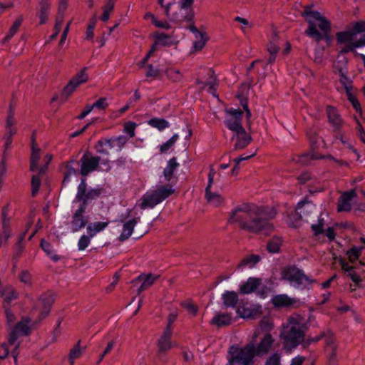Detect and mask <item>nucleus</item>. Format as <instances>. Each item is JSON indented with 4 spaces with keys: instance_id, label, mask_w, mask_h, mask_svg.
Returning a JSON list of instances; mask_svg holds the SVG:
<instances>
[{
    "instance_id": "39448f33",
    "label": "nucleus",
    "mask_w": 365,
    "mask_h": 365,
    "mask_svg": "<svg viewBox=\"0 0 365 365\" xmlns=\"http://www.w3.org/2000/svg\"><path fill=\"white\" fill-rule=\"evenodd\" d=\"M174 192L171 185L159 186L155 190L147 192L136 203L140 209L153 208Z\"/></svg>"
},
{
    "instance_id": "5701e85b",
    "label": "nucleus",
    "mask_w": 365,
    "mask_h": 365,
    "mask_svg": "<svg viewBox=\"0 0 365 365\" xmlns=\"http://www.w3.org/2000/svg\"><path fill=\"white\" fill-rule=\"evenodd\" d=\"M327 114L329 122L333 126L334 130H340L343 125V120L340 117L337 110L334 107L328 106L327 108Z\"/></svg>"
},
{
    "instance_id": "f3484780",
    "label": "nucleus",
    "mask_w": 365,
    "mask_h": 365,
    "mask_svg": "<svg viewBox=\"0 0 365 365\" xmlns=\"http://www.w3.org/2000/svg\"><path fill=\"white\" fill-rule=\"evenodd\" d=\"M342 271L351 279V281L358 286L359 288H362L364 286L362 284V279L359 274L356 272V267L351 266L349 263L343 259L340 260Z\"/></svg>"
},
{
    "instance_id": "c85d7f7f",
    "label": "nucleus",
    "mask_w": 365,
    "mask_h": 365,
    "mask_svg": "<svg viewBox=\"0 0 365 365\" xmlns=\"http://www.w3.org/2000/svg\"><path fill=\"white\" fill-rule=\"evenodd\" d=\"M53 302V299L51 294L46 293L42 294L38 301L39 307H43V311L41 312L42 318L45 317L49 312V308Z\"/></svg>"
},
{
    "instance_id": "ea45409f",
    "label": "nucleus",
    "mask_w": 365,
    "mask_h": 365,
    "mask_svg": "<svg viewBox=\"0 0 365 365\" xmlns=\"http://www.w3.org/2000/svg\"><path fill=\"white\" fill-rule=\"evenodd\" d=\"M11 216L10 215L9 205H5L1 210L2 229H10Z\"/></svg>"
},
{
    "instance_id": "603ef678",
    "label": "nucleus",
    "mask_w": 365,
    "mask_h": 365,
    "mask_svg": "<svg viewBox=\"0 0 365 365\" xmlns=\"http://www.w3.org/2000/svg\"><path fill=\"white\" fill-rule=\"evenodd\" d=\"M340 73V83L344 86L346 93H348L352 91V86L351 80L346 76L344 71L342 69L339 70Z\"/></svg>"
},
{
    "instance_id": "f704fd0d",
    "label": "nucleus",
    "mask_w": 365,
    "mask_h": 365,
    "mask_svg": "<svg viewBox=\"0 0 365 365\" xmlns=\"http://www.w3.org/2000/svg\"><path fill=\"white\" fill-rule=\"evenodd\" d=\"M21 23H22V19L21 17H19L15 20V21L13 23L12 26L9 29V31L6 34L5 37L1 40V43L3 45H6L7 43L9 42V41L11 39V38L19 31Z\"/></svg>"
},
{
    "instance_id": "4c0bfd02",
    "label": "nucleus",
    "mask_w": 365,
    "mask_h": 365,
    "mask_svg": "<svg viewBox=\"0 0 365 365\" xmlns=\"http://www.w3.org/2000/svg\"><path fill=\"white\" fill-rule=\"evenodd\" d=\"M355 36L356 35L351 28L348 30L338 32L336 34V39L339 43H346L351 42L354 40Z\"/></svg>"
},
{
    "instance_id": "7c9ffc66",
    "label": "nucleus",
    "mask_w": 365,
    "mask_h": 365,
    "mask_svg": "<svg viewBox=\"0 0 365 365\" xmlns=\"http://www.w3.org/2000/svg\"><path fill=\"white\" fill-rule=\"evenodd\" d=\"M138 220L139 217L134 218L128 221L123 225V230L119 237L121 241H124L131 236L133 228L137 224Z\"/></svg>"
},
{
    "instance_id": "c756f323",
    "label": "nucleus",
    "mask_w": 365,
    "mask_h": 365,
    "mask_svg": "<svg viewBox=\"0 0 365 365\" xmlns=\"http://www.w3.org/2000/svg\"><path fill=\"white\" fill-rule=\"evenodd\" d=\"M222 299L226 307H235L238 302V295L234 291H225L222 294Z\"/></svg>"
},
{
    "instance_id": "1a4fd4ad",
    "label": "nucleus",
    "mask_w": 365,
    "mask_h": 365,
    "mask_svg": "<svg viewBox=\"0 0 365 365\" xmlns=\"http://www.w3.org/2000/svg\"><path fill=\"white\" fill-rule=\"evenodd\" d=\"M282 279L287 280L294 287L306 286L312 282L309 278L304 272L297 268H288L283 271Z\"/></svg>"
},
{
    "instance_id": "cd10ccee",
    "label": "nucleus",
    "mask_w": 365,
    "mask_h": 365,
    "mask_svg": "<svg viewBox=\"0 0 365 365\" xmlns=\"http://www.w3.org/2000/svg\"><path fill=\"white\" fill-rule=\"evenodd\" d=\"M316 210V206L308 201H300L297 205V210L302 218H305L309 214Z\"/></svg>"
},
{
    "instance_id": "ddd939ff",
    "label": "nucleus",
    "mask_w": 365,
    "mask_h": 365,
    "mask_svg": "<svg viewBox=\"0 0 365 365\" xmlns=\"http://www.w3.org/2000/svg\"><path fill=\"white\" fill-rule=\"evenodd\" d=\"M100 162V158L91 156L88 154L83 155L81 159V174L86 176L88 173L94 171Z\"/></svg>"
},
{
    "instance_id": "a878e982",
    "label": "nucleus",
    "mask_w": 365,
    "mask_h": 365,
    "mask_svg": "<svg viewBox=\"0 0 365 365\" xmlns=\"http://www.w3.org/2000/svg\"><path fill=\"white\" fill-rule=\"evenodd\" d=\"M39 11L38 16L40 20L41 24H44L47 22L48 16L51 10V1L50 0H41L38 4Z\"/></svg>"
},
{
    "instance_id": "680f3d73",
    "label": "nucleus",
    "mask_w": 365,
    "mask_h": 365,
    "mask_svg": "<svg viewBox=\"0 0 365 365\" xmlns=\"http://www.w3.org/2000/svg\"><path fill=\"white\" fill-rule=\"evenodd\" d=\"M40 185V178L36 175H34L31 179V193L33 196L36 195V194L38 191Z\"/></svg>"
},
{
    "instance_id": "58836bf2",
    "label": "nucleus",
    "mask_w": 365,
    "mask_h": 365,
    "mask_svg": "<svg viewBox=\"0 0 365 365\" xmlns=\"http://www.w3.org/2000/svg\"><path fill=\"white\" fill-rule=\"evenodd\" d=\"M178 165H179L176 162L175 158H171L168 162L167 166L165 167L163 171L164 177L167 181H170L172 179L174 171L178 167Z\"/></svg>"
},
{
    "instance_id": "412c9836",
    "label": "nucleus",
    "mask_w": 365,
    "mask_h": 365,
    "mask_svg": "<svg viewBox=\"0 0 365 365\" xmlns=\"http://www.w3.org/2000/svg\"><path fill=\"white\" fill-rule=\"evenodd\" d=\"M337 346L335 344V339L331 334L327 337L325 344V351L328 358L329 363L334 365L336 362Z\"/></svg>"
},
{
    "instance_id": "473e14b6",
    "label": "nucleus",
    "mask_w": 365,
    "mask_h": 365,
    "mask_svg": "<svg viewBox=\"0 0 365 365\" xmlns=\"http://www.w3.org/2000/svg\"><path fill=\"white\" fill-rule=\"evenodd\" d=\"M164 0H158V2L165 9V15L168 18H171L174 21H180L181 19L178 18L175 14L171 15L170 13L171 6H173L172 3H169L167 5L164 6L163 4ZM194 16L193 12L192 11H190L189 14H187L182 20L185 21H190L192 20Z\"/></svg>"
},
{
    "instance_id": "8fccbe9b",
    "label": "nucleus",
    "mask_w": 365,
    "mask_h": 365,
    "mask_svg": "<svg viewBox=\"0 0 365 365\" xmlns=\"http://www.w3.org/2000/svg\"><path fill=\"white\" fill-rule=\"evenodd\" d=\"M82 352L83 349L80 346V341H78L77 344L70 351L69 361L71 365H73L74 361L81 356Z\"/></svg>"
},
{
    "instance_id": "09e8293b",
    "label": "nucleus",
    "mask_w": 365,
    "mask_h": 365,
    "mask_svg": "<svg viewBox=\"0 0 365 365\" xmlns=\"http://www.w3.org/2000/svg\"><path fill=\"white\" fill-rule=\"evenodd\" d=\"M259 257L257 255H251L244 258L239 264V267H248L252 268L258 262Z\"/></svg>"
},
{
    "instance_id": "4d7b16f0",
    "label": "nucleus",
    "mask_w": 365,
    "mask_h": 365,
    "mask_svg": "<svg viewBox=\"0 0 365 365\" xmlns=\"http://www.w3.org/2000/svg\"><path fill=\"white\" fill-rule=\"evenodd\" d=\"M78 86L70 80L68 84L64 87L62 95L66 98L69 97Z\"/></svg>"
},
{
    "instance_id": "49530a36",
    "label": "nucleus",
    "mask_w": 365,
    "mask_h": 365,
    "mask_svg": "<svg viewBox=\"0 0 365 365\" xmlns=\"http://www.w3.org/2000/svg\"><path fill=\"white\" fill-rule=\"evenodd\" d=\"M88 79L86 73V68H84L74 76L71 81H73L77 86H79L83 83H86Z\"/></svg>"
},
{
    "instance_id": "864d4df0",
    "label": "nucleus",
    "mask_w": 365,
    "mask_h": 365,
    "mask_svg": "<svg viewBox=\"0 0 365 365\" xmlns=\"http://www.w3.org/2000/svg\"><path fill=\"white\" fill-rule=\"evenodd\" d=\"M93 237L88 234L81 235L78 242V250L79 251L86 250L91 244V240Z\"/></svg>"
},
{
    "instance_id": "a18cd8bd",
    "label": "nucleus",
    "mask_w": 365,
    "mask_h": 365,
    "mask_svg": "<svg viewBox=\"0 0 365 365\" xmlns=\"http://www.w3.org/2000/svg\"><path fill=\"white\" fill-rule=\"evenodd\" d=\"M84 182V192H83V194L86 197H88V198L86 199V203L88 202V201L89 200H91V199H94L97 197L99 196V195L101 194V191L99 190H97V189H92L91 190H87L86 191V180L85 179H83L81 182V183L78 185V191H77V193L79 192V187L81 185V184Z\"/></svg>"
},
{
    "instance_id": "9b49d317",
    "label": "nucleus",
    "mask_w": 365,
    "mask_h": 365,
    "mask_svg": "<svg viewBox=\"0 0 365 365\" xmlns=\"http://www.w3.org/2000/svg\"><path fill=\"white\" fill-rule=\"evenodd\" d=\"M243 112L235 108L226 110V118L225 123L226 127L232 132H236L243 129L241 118Z\"/></svg>"
},
{
    "instance_id": "774afa93",
    "label": "nucleus",
    "mask_w": 365,
    "mask_h": 365,
    "mask_svg": "<svg viewBox=\"0 0 365 365\" xmlns=\"http://www.w3.org/2000/svg\"><path fill=\"white\" fill-rule=\"evenodd\" d=\"M182 306L186 309V310L192 314L193 316H195L197 312V307L192 304L190 302H185L182 304Z\"/></svg>"
},
{
    "instance_id": "3c124183",
    "label": "nucleus",
    "mask_w": 365,
    "mask_h": 365,
    "mask_svg": "<svg viewBox=\"0 0 365 365\" xmlns=\"http://www.w3.org/2000/svg\"><path fill=\"white\" fill-rule=\"evenodd\" d=\"M41 247L42 250L48 255L53 261L58 260V257L54 253L51 245L46 240H41Z\"/></svg>"
},
{
    "instance_id": "f03ea898",
    "label": "nucleus",
    "mask_w": 365,
    "mask_h": 365,
    "mask_svg": "<svg viewBox=\"0 0 365 365\" xmlns=\"http://www.w3.org/2000/svg\"><path fill=\"white\" fill-rule=\"evenodd\" d=\"M308 327L304 319L299 314L290 316L280 334L285 349L292 350L302 344Z\"/></svg>"
},
{
    "instance_id": "c9c22d12",
    "label": "nucleus",
    "mask_w": 365,
    "mask_h": 365,
    "mask_svg": "<svg viewBox=\"0 0 365 365\" xmlns=\"http://www.w3.org/2000/svg\"><path fill=\"white\" fill-rule=\"evenodd\" d=\"M267 49L270 55L268 59V62L269 63H273L275 61L277 55L279 50V48L277 43V37H274L272 40L269 41V43L267 45Z\"/></svg>"
},
{
    "instance_id": "f8f14e48",
    "label": "nucleus",
    "mask_w": 365,
    "mask_h": 365,
    "mask_svg": "<svg viewBox=\"0 0 365 365\" xmlns=\"http://www.w3.org/2000/svg\"><path fill=\"white\" fill-rule=\"evenodd\" d=\"M127 141V138L123 135L113 139L100 140L96 145V151L99 153L108 154V150L115 147H116L118 150H120Z\"/></svg>"
},
{
    "instance_id": "052dcab7",
    "label": "nucleus",
    "mask_w": 365,
    "mask_h": 365,
    "mask_svg": "<svg viewBox=\"0 0 365 365\" xmlns=\"http://www.w3.org/2000/svg\"><path fill=\"white\" fill-rule=\"evenodd\" d=\"M136 127V124L133 122H127L124 125V132L127 133L130 138H133L135 136V129Z\"/></svg>"
},
{
    "instance_id": "69168bd1",
    "label": "nucleus",
    "mask_w": 365,
    "mask_h": 365,
    "mask_svg": "<svg viewBox=\"0 0 365 365\" xmlns=\"http://www.w3.org/2000/svg\"><path fill=\"white\" fill-rule=\"evenodd\" d=\"M16 124V120L14 118V109L10 106L9 111L6 120V127L14 126Z\"/></svg>"
},
{
    "instance_id": "6e6552de",
    "label": "nucleus",
    "mask_w": 365,
    "mask_h": 365,
    "mask_svg": "<svg viewBox=\"0 0 365 365\" xmlns=\"http://www.w3.org/2000/svg\"><path fill=\"white\" fill-rule=\"evenodd\" d=\"M173 334V327H166L157 340V355L158 359L161 361L163 360L165 354L168 351L177 346V344L172 341Z\"/></svg>"
},
{
    "instance_id": "f257e3e1",
    "label": "nucleus",
    "mask_w": 365,
    "mask_h": 365,
    "mask_svg": "<svg viewBox=\"0 0 365 365\" xmlns=\"http://www.w3.org/2000/svg\"><path fill=\"white\" fill-rule=\"evenodd\" d=\"M276 215L274 207L247 204L235 209L232 212L230 221L248 232L268 235L274 228L269 220Z\"/></svg>"
},
{
    "instance_id": "423d86ee",
    "label": "nucleus",
    "mask_w": 365,
    "mask_h": 365,
    "mask_svg": "<svg viewBox=\"0 0 365 365\" xmlns=\"http://www.w3.org/2000/svg\"><path fill=\"white\" fill-rule=\"evenodd\" d=\"M273 343L274 339L272 335L266 334L256 347L254 344L250 343L243 347L231 346L229 351L234 354H241L248 351L249 354L252 356V361H254V358L256 356H260L267 354L270 351Z\"/></svg>"
},
{
    "instance_id": "dca6fc26",
    "label": "nucleus",
    "mask_w": 365,
    "mask_h": 365,
    "mask_svg": "<svg viewBox=\"0 0 365 365\" xmlns=\"http://www.w3.org/2000/svg\"><path fill=\"white\" fill-rule=\"evenodd\" d=\"M232 140H235L233 149L238 150L246 148L251 142L252 137L247 133L245 128L234 132V135L232 136Z\"/></svg>"
},
{
    "instance_id": "e433bc0d",
    "label": "nucleus",
    "mask_w": 365,
    "mask_h": 365,
    "mask_svg": "<svg viewBox=\"0 0 365 365\" xmlns=\"http://www.w3.org/2000/svg\"><path fill=\"white\" fill-rule=\"evenodd\" d=\"M332 333L327 330L326 331L321 332L319 335L312 337V336H308L306 339L304 338V341H302V346L304 347L309 346L312 344L317 343L319 341H320L322 339H324V340H327V337L328 336H331Z\"/></svg>"
},
{
    "instance_id": "7ed1b4c3",
    "label": "nucleus",
    "mask_w": 365,
    "mask_h": 365,
    "mask_svg": "<svg viewBox=\"0 0 365 365\" xmlns=\"http://www.w3.org/2000/svg\"><path fill=\"white\" fill-rule=\"evenodd\" d=\"M302 16L309 24L305 33L316 41L319 42L324 38L327 43L331 42L329 31L330 22L318 11H312L311 7L305 6Z\"/></svg>"
},
{
    "instance_id": "4be33fe9",
    "label": "nucleus",
    "mask_w": 365,
    "mask_h": 365,
    "mask_svg": "<svg viewBox=\"0 0 365 365\" xmlns=\"http://www.w3.org/2000/svg\"><path fill=\"white\" fill-rule=\"evenodd\" d=\"M355 196L356 192L354 190H350L343 193L338 202V211H349L351 207L352 200Z\"/></svg>"
},
{
    "instance_id": "0eeeda50",
    "label": "nucleus",
    "mask_w": 365,
    "mask_h": 365,
    "mask_svg": "<svg viewBox=\"0 0 365 365\" xmlns=\"http://www.w3.org/2000/svg\"><path fill=\"white\" fill-rule=\"evenodd\" d=\"M215 170L210 168L208 173V183L205 189V198L207 202L213 206L220 205L223 201V197L219 192V186L215 181Z\"/></svg>"
},
{
    "instance_id": "4468645a",
    "label": "nucleus",
    "mask_w": 365,
    "mask_h": 365,
    "mask_svg": "<svg viewBox=\"0 0 365 365\" xmlns=\"http://www.w3.org/2000/svg\"><path fill=\"white\" fill-rule=\"evenodd\" d=\"M227 363L226 365H253L252 356L249 354V351L241 354H234L228 351Z\"/></svg>"
},
{
    "instance_id": "6e6d98bb",
    "label": "nucleus",
    "mask_w": 365,
    "mask_h": 365,
    "mask_svg": "<svg viewBox=\"0 0 365 365\" xmlns=\"http://www.w3.org/2000/svg\"><path fill=\"white\" fill-rule=\"evenodd\" d=\"M281 240L278 237H273L267 243V250L269 252L276 253L279 250Z\"/></svg>"
},
{
    "instance_id": "2f4dec72",
    "label": "nucleus",
    "mask_w": 365,
    "mask_h": 365,
    "mask_svg": "<svg viewBox=\"0 0 365 365\" xmlns=\"http://www.w3.org/2000/svg\"><path fill=\"white\" fill-rule=\"evenodd\" d=\"M109 225V222H95L87 225V233L91 237L96 236L98 233L103 231Z\"/></svg>"
},
{
    "instance_id": "a19ab883",
    "label": "nucleus",
    "mask_w": 365,
    "mask_h": 365,
    "mask_svg": "<svg viewBox=\"0 0 365 365\" xmlns=\"http://www.w3.org/2000/svg\"><path fill=\"white\" fill-rule=\"evenodd\" d=\"M153 36L155 40V44H160V46H170L173 44L172 38L163 33L155 32Z\"/></svg>"
},
{
    "instance_id": "0e129e2a",
    "label": "nucleus",
    "mask_w": 365,
    "mask_h": 365,
    "mask_svg": "<svg viewBox=\"0 0 365 365\" xmlns=\"http://www.w3.org/2000/svg\"><path fill=\"white\" fill-rule=\"evenodd\" d=\"M346 96H347L348 100L351 102L354 108L356 111H361L360 104H359V101H357V99L356 98V97L354 96V95L352 93V91L346 93Z\"/></svg>"
},
{
    "instance_id": "b1692460",
    "label": "nucleus",
    "mask_w": 365,
    "mask_h": 365,
    "mask_svg": "<svg viewBox=\"0 0 365 365\" xmlns=\"http://www.w3.org/2000/svg\"><path fill=\"white\" fill-rule=\"evenodd\" d=\"M364 248V246H354L348 250L346 252L348 260L351 263L359 261L361 266L365 267V262L363 261L362 258H360Z\"/></svg>"
},
{
    "instance_id": "a211bd4d",
    "label": "nucleus",
    "mask_w": 365,
    "mask_h": 365,
    "mask_svg": "<svg viewBox=\"0 0 365 365\" xmlns=\"http://www.w3.org/2000/svg\"><path fill=\"white\" fill-rule=\"evenodd\" d=\"M272 304L277 308L295 307L298 306L299 301L295 298H291L287 294H277L272 299Z\"/></svg>"
},
{
    "instance_id": "c03bdc74",
    "label": "nucleus",
    "mask_w": 365,
    "mask_h": 365,
    "mask_svg": "<svg viewBox=\"0 0 365 365\" xmlns=\"http://www.w3.org/2000/svg\"><path fill=\"white\" fill-rule=\"evenodd\" d=\"M195 40L193 43L192 50L194 51H200L205 46V45L207 41V37L206 34L204 33L199 36H195Z\"/></svg>"
},
{
    "instance_id": "37998d69",
    "label": "nucleus",
    "mask_w": 365,
    "mask_h": 365,
    "mask_svg": "<svg viewBox=\"0 0 365 365\" xmlns=\"http://www.w3.org/2000/svg\"><path fill=\"white\" fill-rule=\"evenodd\" d=\"M237 312L244 319L255 318L258 312V309L254 307H240Z\"/></svg>"
},
{
    "instance_id": "bf43d9fd",
    "label": "nucleus",
    "mask_w": 365,
    "mask_h": 365,
    "mask_svg": "<svg viewBox=\"0 0 365 365\" xmlns=\"http://www.w3.org/2000/svg\"><path fill=\"white\" fill-rule=\"evenodd\" d=\"M324 220L319 218L317 224L312 225V230L315 235H318L324 232Z\"/></svg>"
},
{
    "instance_id": "20e7f679",
    "label": "nucleus",
    "mask_w": 365,
    "mask_h": 365,
    "mask_svg": "<svg viewBox=\"0 0 365 365\" xmlns=\"http://www.w3.org/2000/svg\"><path fill=\"white\" fill-rule=\"evenodd\" d=\"M84 187V182H83L75 198V200L82 202V203L80 205L78 209L73 212L71 220L68 223V228L73 233L78 232L83 229L88 222V217L84 215L86 209V199L88 198V197H86L83 194Z\"/></svg>"
},
{
    "instance_id": "72a5a7b5",
    "label": "nucleus",
    "mask_w": 365,
    "mask_h": 365,
    "mask_svg": "<svg viewBox=\"0 0 365 365\" xmlns=\"http://www.w3.org/2000/svg\"><path fill=\"white\" fill-rule=\"evenodd\" d=\"M232 322V317L227 313L216 314L212 319L211 323L217 327L229 325Z\"/></svg>"
},
{
    "instance_id": "5fc2aeb1",
    "label": "nucleus",
    "mask_w": 365,
    "mask_h": 365,
    "mask_svg": "<svg viewBox=\"0 0 365 365\" xmlns=\"http://www.w3.org/2000/svg\"><path fill=\"white\" fill-rule=\"evenodd\" d=\"M179 135L174 134L168 140L160 146V150L161 153H166L168 151L178 140Z\"/></svg>"
},
{
    "instance_id": "393cba45",
    "label": "nucleus",
    "mask_w": 365,
    "mask_h": 365,
    "mask_svg": "<svg viewBox=\"0 0 365 365\" xmlns=\"http://www.w3.org/2000/svg\"><path fill=\"white\" fill-rule=\"evenodd\" d=\"M158 277V276L152 274H141L138 276L135 280V282L141 283L140 287L138 289V293H140L141 292L149 288L155 282Z\"/></svg>"
},
{
    "instance_id": "e2e57ef3",
    "label": "nucleus",
    "mask_w": 365,
    "mask_h": 365,
    "mask_svg": "<svg viewBox=\"0 0 365 365\" xmlns=\"http://www.w3.org/2000/svg\"><path fill=\"white\" fill-rule=\"evenodd\" d=\"M355 35L365 31V21H359L354 23L351 28Z\"/></svg>"
},
{
    "instance_id": "de8ad7c7",
    "label": "nucleus",
    "mask_w": 365,
    "mask_h": 365,
    "mask_svg": "<svg viewBox=\"0 0 365 365\" xmlns=\"http://www.w3.org/2000/svg\"><path fill=\"white\" fill-rule=\"evenodd\" d=\"M115 6L114 0H107L106 4L103 7V13L101 16V20L103 21H107L110 18V14L113 11Z\"/></svg>"
},
{
    "instance_id": "6ab92c4d",
    "label": "nucleus",
    "mask_w": 365,
    "mask_h": 365,
    "mask_svg": "<svg viewBox=\"0 0 365 365\" xmlns=\"http://www.w3.org/2000/svg\"><path fill=\"white\" fill-rule=\"evenodd\" d=\"M0 297L3 298V307L4 309L9 308L13 300L18 297V293L11 286L0 287Z\"/></svg>"
},
{
    "instance_id": "bb28decb",
    "label": "nucleus",
    "mask_w": 365,
    "mask_h": 365,
    "mask_svg": "<svg viewBox=\"0 0 365 365\" xmlns=\"http://www.w3.org/2000/svg\"><path fill=\"white\" fill-rule=\"evenodd\" d=\"M40 159V150L36 148L34 145L32 146V153L31 157V166L30 169L31 171H38L40 173L45 172L46 166L38 167V162Z\"/></svg>"
},
{
    "instance_id": "9d476101",
    "label": "nucleus",
    "mask_w": 365,
    "mask_h": 365,
    "mask_svg": "<svg viewBox=\"0 0 365 365\" xmlns=\"http://www.w3.org/2000/svg\"><path fill=\"white\" fill-rule=\"evenodd\" d=\"M31 331V319L28 317L22 318L11 331L8 338V344L11 346L16 344L18 342L17 339L19 336H27Z\"/></svg>"
},
{
    "instance_id": "79ce46f5",
    "label": "nucleus",
    "mask_w": 365,
    "mask_h": 365,
    "mask_svg": "<svg viewBox=\"0 0 365 365\" xmlns=\"http://www.w3.org/2000/svg\"><path fill=\"white\" fill-rule=\"evenodd\" d=\"M148 123L151 127L155 128L159 130H163L170 126L169 122L163 118H151L148 121Z\"/></svg>"
},
{
    "instance_id": "13d9d810",
    "label": "nucleus",
    "mask_w": 365,
    "mask_h": 365,
    "mask_svg": "<svg viewBox=\"0 0 365 365\" xmlns=\"http://www.w3.org/2000/svg\"><path fill=\"white\" fill-rule=\"evenodd\" d=\"M166 74L169 78L173 81H180L182 78V75L178 70L169 68L166 71Z\"/></svg>"
},
{
    "instance_id": "aec40b11",
    "label": "nucleus",
    "mask_w": 365,
    "mask_h": 365,
    "mask_svg": "<svg viewBox=\"0 0 365 365\" xmlns=\"http://www.w3.org/2000/svg\"><path fill=\"white\" fill-rule=\"evenodd\" d=\"M262 283L259 278L250 277L240 286V292L243 294H248L255 292Z\"/></svg>"
},
{
    "instance_id": "338daca9",
    "label": "nucleus",
    "mask_w": 365,
    "mask_h": 365,
    "mask_svg": "<svg viewBox=\"0 0 365 365\" xmlns=\"http://www.w3.org/2000/svg\"><path fill=\"white\" fill-rule=\"evenodd\" d=\"M280 356L274 353L272 354L267 360L265 365H279Z\"/></svg>"
},
{
    "instance_id": "2eb2a0df",
    "label": "nucleus",
    "mask_w": 365,
    "mask_h": 365,
    "mask_svg": "<svg viewBox=\"0 0 365 365\" xmlns=\"http://www.w3.org/2000/svg\"><path fill=\"white\" fill-rule=\"evenodd\" d=\"M207 76L205 80L204 79H198L197 83L200 85V89H204L205 87L208 86L207 91L213 96H216L215 90L217 86V81L215 76V73L214 71L211 68L207 70Z\"/></svg>"
}]
</instances>
